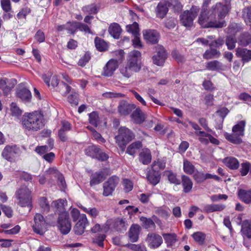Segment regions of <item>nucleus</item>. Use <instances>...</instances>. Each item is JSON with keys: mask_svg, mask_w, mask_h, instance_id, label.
<instances>
[{"mask_svg": "<svg viewBox=\"0 0 251 251\" xmlns=\"http://www.w3.org/2000/svg\"><path fill=\"white\" fill-rule=\"evenodd\" d=\"M119 181V178L116 176L110 177L107 181L103 184L102 195L105 197L111 195Z\"/></svg>", "mask_w": 251, "mask_h": 251, "instance_id": "obj_8", "label": "nucleus"}, {"mask_svg": "<svg viewBox=\"0 0 251 251\" xmlns=\"http://www.w3.org/2000/svg\"><path fill=\"white\" fill-rule=\"evenodd\" d=\"M68 101L72 106H76L78 103V94L76 92H72L68 96Z\"/></svg>", "mask_w": 251, "mask_h": 251, "instance_id": "obj_58", "label": "nucleus"}, {"mask_svg": "<svg viewBox=\"0 0 251 251\" xmlns=\"http://www.w3.org/2000/svg\"><path fill=\"white\" fill-rule=\"evenodd\" d=\"M205 67L207 70L212 71H217L223 69V64L217 60L208 62Z\"/></svg>", "mask_w": 251, "mask_h": 251, "instance_id": "obj_34", "label": "nucleus"}, {"mask_svg": "<svg viewBox=\"0 0 251 251\" xmlns=\"http://www.w3.org/2000/svg\"><path fill=\"white\" fill-rule=\"evenodd\" d=\"M158 17L163 18L168 11V3L165 1H161L158 4L156 9Z\"/></svg>", "mask_w": 251, "mask_h": 251, "instance_id": "obj_23", "label": "nucleus"}, {"mask_svg": "<svg viewBox=\"0 0 251 251\" xmlns=\"http://www.w3.org/2000/svg\"><path fill=\"white\" fill-rule=\"evenodd\" d=\"M236 42L237 41L235 36L232 35H228L227 36L226 44L228 50H231L234 49Z\"/></svg>", "mask_w": 251, "mask_h": 251, "instance_id": "obj_48", "label": "nucleus"}, {"mask_svg": "<svg viewBox=\"0 0 251 251\" xmlns=\"http://www.w3.org/2000/svg\"><path fill=\"white\" fill-rule=\"evenodd\" d=\"M141 230V226L138 224H133L128 231V237L132 242H136L139 239V235Z\"/></svg>", "mask_w": 251, "mask_h": 251, "instance_id": "obj_18", "label": "nucleus"}, {"mask_svg": "<svg viewBox=\"0 0 251 251\" xmlns=\"http://www.w3.org/2000/svg\"><path fill=\"white\" fill-rule=\"evenodd\" d=\"M81 208L86 213H88L93 218H96L99 214V211L96 208H86L83 206H81Z\"/></svg>", "mask_w": 251, "mask_h": 251, "instance_id": "obj_62", "label": "nucleus"}, {"mask_svg": "<svg viewBox=\"0 0 251 251\" xmlns=\"http://www.w3.org/2000/svg\"><path fill=\"white\" fill-rule=\"evenodd\" d=\"M141 222L143 224V226L146 229L150 228H155V225L153 221L151 218H147L144 217H141L140 218Z\"/></svg>", "mask_w": 251, "mask_h": 251, "instance_id": "obj_42", "label": "nucleus"}, {"mask_svg": "<svg viewBox=\"0 0 251 251\" xmlns=\"http://www.w3.org/2000/svg\"><path fill=\"white\" fill-rule=\"evenodd\" d=\"M223 162L227 167L232 170L237 169L239 166L238 160L233 157H226Z\"/></svg>", "mask_w": 251, "mask_h": 251, "instance_id": "obj_31", "label": "nucleus"}, {"mask_svg": "<svg viewBox=\"0 0 251 251\" xmlns=\"http://www.w3.org/2000/svg\"><path fill=\"white\" fill-rule=\"evenodd\" d=\"M16 83V80L14 79L10 80L7 78L1 79H0V89L2 90L4 95H7Z\"/></svg>", "mask_w": 251, "mask_h": 251, "instance_id": "obj_17", "label": "nucleus"}, {"mask_svg": "<svg viewBox=\"0 0 251 251\" xmlns=\"http://www.w3.org/2000/svg\"><path fill=\"white\" fill-rule=\"evenodd\" d=\"M183 171L187 174L192 175L195 172V167L190 161L184 159L183 161Z\"/></svg>", "mask_w": 251, "mask_h": 251, "instance_id": "obj_40", "label": "nucleus"}, {"mask_svg": "<svg viewBox=\"0 0 251 251\" xmlns=\"http://www.w3.org/2000/svg\"><path fill=\"white\" fill-rule=\"evenodd\" d=\"M165 167V164L164 163L160 161H154L151 165V169L153 171H158L159 172L160 170H163Z\"/></svg>", "mask_w": 251, "mask_h": 251, "instance_id": "obj_60", "label": "nucleus"}, {"mask_svg": "<svg viewBox=\"0 0 251 251\" xmlns=\"http://www.w3.org/2000/svg\"><path fill=\"white\" fill-rule=\"evenodd\" d=\"M141 61V52L138 50H133L128 53L126 64L133 70L134 73H138L142 68Z\"/></svg>", "mask_w": 251, "mask_h": 251, "instance_id": "obj_4", "label": "nucleus"}, {"mask_svg": "<svg viewBox=\"0 0 251 251\" xmlns=\"http://www.w3.org/2000/svg\"><path fill=\"white\" fill-rule=\"evenodd\" d=\"M21 123L23 128L27 131H38L44 126L42 116L37 112L25 113Z\"/></svg>", "mask_w": 251, "mask_h": 251, "instance_id": "obj_2", "label": "nucleus"}, {"mask_svg": "<svg viewBox=\"0 0 251 251\" xmlns=\"http://www.w3.org/2000/svg\"><path fill=\"white\" fill-rule=\"evenodd\" d=\"M242 16L246 24L248 25L251 22V7H247L243 9Z\"/></svg>", "mask_w": 251, "mask_h": 251, "instance_id": "obj_52", "label": "nucleus"}, {"mask_svg": "<svg viewBox=\"0 0 251 251\" xmlns=\"http://www.w3.org/2000/svg\"><path fill=\"white\" fill-rule=\"evenodd\" d=\"M19 149L16 146L7 145L5 147L2 152V156L8 161H11L15 155L18 153Z\"/></svg>", "mask_w": 251, "mask_h": 251, "instance_id": "obj_13", "label": "nucleus"}, {"mask_svg": "<svg viewBox=\"0 0 251 251\" xmlns=\"http://www.w3.org/2000/svg\"><path fill=\"white\" fill-rule=\"evenodd\" d=\"M226 207V205L223 204H206L203 206L202 211L206 213L222 211L224 210Z\"/></svg>", "mask_w": 251, "mask_h": 251, "instance_id": "obj_22", "label": "nucleus"}, {"mask_svg": "<svg viewBox=\"0 0 251 251\" xmlns=\"http://www.w3.org/2000/svg\"><path fill=\"white\" fill-rule=\"evenodd\" d=\"M95 46L100 51H105L107 50V43L102 39L96 37L95 40Z\"/></svg>", "mask_w": 251, "mask_h": 251, "instance_id": "obj_39", "label": "nucleus"}, {"mask_svg": "<svg viewBox=\"0 0 251 251\" xmlns=\"http://www.w3.org/2000/svg\"><path fill=\"white\" fill-rule=\"evenodd\" d=\"M147 178L151 184L155 185L160 181V175L158 171H153L151 169L148 174Z\"/></svg>", "mask_w": 251, "mask_h": 251, "instance_id": "obj_27", "label": "nucleus"}, {"mask_svg": "<svg viewBox=\"0 0 251 251\" xmlns=\"http://www.w3.org/2000/svg\"><path fill=\"white\" fill-rule=\"evenodd\" d=\"M71 87L65 83L61 82L58 87L57 90L63 96H66L69 92L71 91Z\"/></svg>", "mask_w": 251, "mask_h": 251, "instance_id": "obj_47", "label": "nucleus"}, {"mask_svg": "<svg viewBox=\"0 0 251 251\" xmlns=\"http://www.w3.org/2000/svg\"><path fill=\"white\" fill-rule=\"evenodd\" d=\"M220 52L216 49L210 48L209 50H206L203 54V57L206 59H211L216 55H219Z\"/></svg>", "mask_w": 251, "mask_h": 251, "instance_id": "obj_45", "label": "nucleus"}, {"mask_svg": "<svg viewBox=\"0 0 251 251\" xmlns=\"http://www.w3.org/2000/svg\"><path fill=\"white\" fill-rule=\"evenodd\" d=\"M146 241L148 247L151 249L158 248L163 243L162 237L155 233H149L148 234Z\"/></svg>", "mask_w": 251, "mask_h": 251, "instance_id": "obj_10", "label": "nucleus"}, {"mask_svg": "<svg viewBox=\"0 0 251 251\" xmlns=\"http://www.w3.org/2000/svg\"><path fill=\"white\" fill-rule=\"evenodd\" d=\"M65 201L63 200H58L56 201H54L52 202V205L54 206L56 209L60 212V214H61L62 212H66L64 210V203Z\"/></svg>", "mask_w": 251, "mask_h": 251, "instance_id": "obj_53", "label": "nucleus"}, {"mask_svg": "<svg viewBox=\"0 0 251 251\" xmlns=\"http://www.w3.org/2000/svg\"><path fill=\"white\" fill-rule=\"evenodd\" d=\"M245 126V121H241L233 126L232 129V132L236 135L243 136L244 135Z\"/></svg>", "mask_w": 251, "mask_h": 251, "instance_id": "obj_30", "label": "nucleus"}, {"mask_svg": "<svg viewBox=\"0 0 251 251\" xmlns=\"http://www.w3.org/2000/svg\"><path fill=\"white\" fill-rule=\"evenodd\" d=\"M89 117L90 123L95 126H97L99 122V118L98 113L96 112H93L89 114Z\"/></svg>", "mask_w": 251, "mask_h": 251, "instance_id": "obj_57", "label": "nucleus"}, {"mask_svg": "<svg viewBox=\"0 0 251 251\" xmlns=\"http://www.w3.org/2000/svg\"><path fill=\"white\" fill-rule=\"evenodd\" d=\"M88 224V221L86 215H81L80 219H79L78 222L76 224L75 226L74 227V230L75 233L77 235L82 234L84 232V229L85 228Z\"/></svg>", "mask_w": 251, "mask_h": 251, "instance_id": "obj_16", "label": "nucleus"}, {"mask_svg": "<svg viewBox=\"0 0 251 251\" xmlns=\"http://www.w3.org/2000/svg\"><path fill=\"white\" fill-rule=\"evenodd\" d=\"M182 184L184 193H187L191 191L193 184L188 176L185 175L182 176Z\"/></svg>", "mask_w": 251, "mask_h": 251, "instance_id": "obj_32", "label": "nucleus"}, {"mask_svg": "<svg viewBox=\"0 0 251 251\" xmlns=\"http://www.w3.org/2000/svg\"><path fill=\"white\" fill-rule=\"evenodd\" d=\"M57 226L63 234H67L70 232L71 229V225L69 220V215L67 212L59 214Z\"/></svg>", "mask_w": 251, "mask_h": 251, "instance_id": "obj_7", "label": "nucleus"}, {"mask_svg": "<svg viewBox=\"0 0 251 251\" xmlns=\"http://www.w3.org/2000/svg\"><path fill=\"white\" fill-rule=\"evenodd\" d=\"M192 237L195 242L200 245L203 244L205 239V235L201 232H196L193 234Z\"/></svg>", "mask_w": 251, "mask_h": 251, "instance_id": "obj_44", "label": "nucleus"}, {"mask_svg": "<svg viewBox=\"0 0 251 251\" xmlns=\"http://www.w3.org/2000/svg\"><path fill=\"white\" fill-rule=\"evenodd\" d=\"M236 55L238 57L241 58L244 63L249 62L251 60V50L238 48L236 50Z\"/></svg>", "mask_w": 251, "mask_h": 251, "instance_id": "obj_19", "label": "nucleus"}, {"mask_svg": "<svg viewBox=\"0 0 251 251\" xmlns=\"http://www.w3.org/2000/svg\"><path fill=\"white\" fill-rule=\"evenodd\" d=\"M144 39L151 44L157 43L159 40V33L155 30L147 29L143 31Z\"/></svg>", "mask_w": 251, "mask_h": 251, "instance_id": "obj_14", "label": "nucleus"}, {"mask_svg": "<svg viewBox=\"0 0 251 251\" xmlns=\"http://www.w3.org/2000/svg\"><path fill=\"white\" fill-rule=\"evenodd\" d=\"M99 7L96 4L93 3L86 5L82 7V10L89 14H96L99 11Z\"/></svg>", "mask_w": 251, "mask_h": 251, "instance_id": "obj_38", "label": "nucleus"}, {"mask_svg": "<svg viewBox=\"0 0 251 251\" xmlns=\"http://www.w3.org/2000/svg\"><path fill=\"white\" fill-rule=\"evenodd\" d=\"M105 178V176L102 171L96 172L93 174L91 177L90 185H95L100 183Z\"/></svg>", "mask_w": 251, "mask_h": 251, "instance_id": "obj_29", "label": "nucleus"}, {"mask_svg": "<svg viewBox=\"0 0 251 251\" xmlns=\"http://www.w3.org/2000/svg\"><path fill=\"white\" fill-rule=\"evenodd\" d=\"M126 29L128 32L131 33L133 36L139 34L138 24L136 22L133 23L132 25H126Z\"/></svg>", "mask_w": 251, "mask_h": 251, "instance_id": "obj_55", "label": "nucleus"}, {"mask_svg": "<svg viewBox=\"0 0 251 251\" xmlns=\"http://www.w3.org/2000/svg\"><path fill=\"white\" fill-rule=\"evenodd\" d=\"M238 196L240 199L247 204L251 203V189L239 190L238 191Z\"/></svg>", "mask_w": 251, "mask_h": 251, "instance_id": "obj_28", "label": "nucleus"}, {"mask_svg": "<svg viewBox=\"0 0 251 251\" xmlns=\"http://www.w3.org/2000/svg\"><path fill=\"white\" fill-rule=\"evenodd\" d=\"M134 138V134L130 130L126 127H121L115 138L118 146L124 151L126 145Z\"/></svg>", "mask_w": 251, "mask_h": 251, "instance_id": "obj_3", "label": "nucleus"}, {"mask_svg": "<svg viewBox=\"0 0 251 251\" xmlns=\"http://www.w3.org/2000/svg\"><path fill=\"white\" fill-rule=\"evenodd\" d=\"M17 96L25 102H29L32 98L30 91L26 88H23L18 90Z\"/></svg>", "mask_w": 251, "mask_h": 251, "instance_id": "obj_21", "label": "nucleus"}, {"mask_svg": "<svg viewBox=\"0 0 251 251\" xmlns=\"http://www.w3.org/2000/svg\"><path fill=\"white\" fill-rule=\"evenodd\" d=\"M31 191L26 186H22L16 192V197L19 204L22 207L29 206L31 201Z\"/></svg>", "mask_w": 251, "mask_h": 251, "instance_id": "obj_6", "label": "nucleus"}, {"mask_svg": "<svg viewBox=\"0 0 251 251\" xmlns=\"http://www.w3.org/2000/svg\"><path fill=\"white\" fill-rule=\"evenodd\" d=\"M10 110L13 116H19L22 113V111L17 105V104L12 102L10 105Z\"/></svg>", "mask_w": 251, "mask_h": 251, "instance_id": "obj_63", "label": "nucleus"}, {"mask_svg": "<svg viewBox=\"0 0 251 251\" xmlns=\"http://www.w3.org/2000/svg\"><path fill=\"white\" fill-rule=\"evenodd\" d=\"M199 12V8L197 6H193L190 11H185L180 15V21L182 24L188 27L192 25L194 19L196 17Z\"/></svg>", "mask_w": 251, "mask_h": 251, "instance_id": "obj_5", "label": "nucleus"}, {"mask_svg": "<svg viewBox=\"0 0 251 251\" xmlns=\"http://www.w3.org/2000/svg\"><path fill=\"white\" fill-rule=\"evenodd\" d=\"M224 136L229 142L234 144H240L242 142V139L241 138V136L236 135L233 132L232 134L226 132L224 134Z\"/></svg>", "mask_w": 251, "mask_h": 251, "instance_id": "obj_35", "label": "nucleus"}, {"mask_svg": "<svg viewBox=\"0 0 251 251\" xmlns=\"http://www.w3.org/2000/svg\"><path fill=\"white\" fill-rule=\"evenodd\" d=\"M250 163L245 162L241 164L240 173L242 176H246L250 171Z\"/></svg>", "mask_w": 251, "mask_h": 251, "instance_id": "obj_64", "label": "nucleus"}, {"mask_svg": "<svg viewBox=\"0 0 251 251\" xmlns=\"http://www.w3.org/2000/svg\"><path fill=\"white\" fill-rule=\"evenodd\" d=\"M100 148L96 146H91L85 149V152L87 155L96 158L98 156Z\"/></svg>", "mask_w": 251, "mask_h": 251, "instance_id": "obj_41", "label": "nucleus"}, {"mask_svg": "<svg viewBox=\"0 0 251 251\" xmlns=\"http://www.w3.org/2000/svg\"><path fill=\"white\" fill-rule=\"evenodd\" d=\"M207 173L196 171L194 173L193 178L197 183H202L207 179Z\"/></svg>", "mask_w": 251, "mask_h": 251, "instance_id": "obj_46", "label": "nucleus"}, {"mask_svg": "<svg viewBox=\"0 0 251 251\" xmlns=\"http://www.w3.org/2000/svg\"><path fill=\"white\" fill-rule=\"evenodd\" d=\"M133 122L137 124H140L145 121L146 118L145 113L140 109H136L131 115Z\"/></svg>", "mask_w": 251, "mask_h": 251, "instance_id": "obj_24", "label": "nucleus"}, {"mask_svg": "<svg viewBox=\"0 0 251 251\" xmlns=\"http://www.w3.org/2000/svg\"><path fill=\"white\" fill-rule=\"evenodd\" d=\"M118 67V62L114 59H110L103 68L102 75L109 77L112 76Z\"/></svg>", "mask_w": 251, "mask_h": 251, "instance_id": "obj_12", "label": "nucleus"}, {"mask_svg": "<svg viewBox=\"0 0 251 251\" xmlns=\"http://www.w3.org/2000/svg\"><path fill=\"white\" fill-rule=\"evenodd\" d=\"M135 108L134 104H130L126 100H121L120 101L118 111L122 116L128 115L131 111Z\"/></svg>", "mask_w": 251, "mask_h": 251, "instance_id": "obj_15", "label": "nucleus"}, {"mask_svg": "<svg viewBox=\"0 0 251 251\" xmlns=\"http://www.w3.org/2000/svg\"><path fill=\"white\" fill-rule=\"evenodd\" d=\"M115 225L117 229L121 232L126 231L128 226L123 219H117L115 221Z\"/></svg>", "mask_w": 251, "mask_h": 251, "instance_id": "obj_49", "label": "nucleus"}, {"mask_svg": "<svg viewBox=\"0 0 251 251\" xmlns=\"http://www.w3.org/2000/svg\"><path fill=\"white\" fill-rule=\"evenodd\" d=\"M45 175L49 177V179L52 178L53 177L57 178L61 174L56 168L51 167L49 168L45 172Z\"/></svg>", "mask_w": 251, "mask_h": 251, "instance_id": "obj_43", "label": "nucleus"}, {"mask_svg": "<svg viewBox=\"0 0 251 251\" xmlns=\"http://www.w3.org/2000/svg\"><path fill=\"white\" fill-rule=\"evenodd\" d=\"M76 22H68L65 25L66 30L68 31L69 33L74 34L77 30Z\"/></svg>", "mask_w": 251, "mask_h": 251, "instance_id": "obj_59", "label": "nucleus"}, {"mask_svg": "<svg viewBox=\"0 0 251 251\" xmlns=\"http://www.w3.org/2000/svg\"><path fill=\"white\" fill-rule=\"evenodd\" d=\"M224 0L226 5L218 2L213 5L208 11L204 9L201 10L199 18V23L202 27L221 28L226 26L225 22L222 20L228 13V5L230 0Z\"/></svg>", "mask_w": 251, "mask_h": 251, "instance_id": "obj_1", "label": "nucleus"}, {"mask_svg": "<svg viewBox=\"0 0 251 251\" xmlns=\"http://www.w3.org/2000/svg\"><path fill=\"white\" fill-rule=\"evenodd\" d=\"M39 204L42 210L45 212H49L50 204L45 197H41L39 200Z\"/></svg>", "mask_w": 251, "mask_h": 251, "instance_id": "obj_54", "label": "nucleus"}, {"mask_svg": "<svg viewBox=\"0 0 251 251\" xmlns=\"http://www.w3.org/2000/svg\"><path fill=\"white\" fill-rule=\"evenodd\" d=\"M240 30V27L235 23H232L230 24L227 29V32L229 34L228 35H232L235 36L236 33L239 32Z\"/></svg>", "mask_w": 251, "mask_h": 251, "instance_id": "obj_56", "label": "nucleus"}, {"mask_svg": "<svg viewBox=\"0 0 251 251\" xmlns=\"http://www.w3.org/2000/svg\"><path fill=\"white\" fill-rule=\"evenodd\" d=\"M195 134L199 136V140L201 143L207 144L208 143V140L206 138H208L210 134L202 131H196Z\"/></svg>", "mask_w": 251, "mask_h": 251, "instance_id": "obj_51", "label": "nucleus"}, {"mask_svg": "<svg viewBox=\"0 0 251 251\" xmlns=\"http://www.w3.org/2000/svg\"><path fill=\"white\" fill-rule=\"evenodd\" d=\"M142 147V144L140 141L133 142L127 148L126 152L130 155L134 156Z\"/></svg>", "mask_w": 251, "mask_h": 251, "instance_id": "obj_33", "label": "nucleus"}, {"mask_svg": "<svg viewBox=\"0 0 251 251\" xmlns=\"http://www.w3.org/2000/svg\"><path fill=\"white\" fill-rule=\"evenodd\" d=\"M120 72L121 75L126 78H130L134 72L126 64L124 65L120 69Z\"/></svg>", "mask_w": 251, "mask_h": 251, "instance_id": "obj_37", "label": "nucleus"}, {"mask_svg": "<svg viewBox=\"0 0 251 251\" xmlns=\"http://www.w3.org/2000/svg\"><path fill=\"white\" fill-rule=\"evenodd\" d=\"M0 4L2 10L5 12H9L11 11L12 7L10 0H1Z\"/></svg>", "mask_w": 251, "mask_h": 251, "instance_id": "obj_61", "label": "nucleus"}, {"mask_svg": "<svg viewBox=\"0 0 251 251\" xmlns=\"http://www.w3.org/2000/svg\"><path fill=\"white\" fill-rule=\"evenodd\" d=\"M155 50L156 54L152 58L153 62L157 66H162L167 58L166 50L161 45L156 46Z\"/></svg>", "mask_w": 251, "mask_h": 251, "instance_id": "obj_9", "label": "nucleus"}, {"mask_svg": "<svg viewBox=\"0 0 251 251\" xmlns=\"http://www.w3.org/2000/svg\"><path fill=\"white\" fill-rule=\"evenodd\" d=\"M30 12V9L28 7H25L20 10L16 15L18 20L23 21L26 19V16Z\"/></svg>", "mask_w": 251, "mask_h": 251, "instance_id": "obj_50", "label": "nucleus"}, {"mask_svg": "<svg viewBox=\"0 0 251 251\" xmlns=\"http://www.w3.org/2000/svg\"><path fill=\"white\" fill-rule=\"evenodd\" d=\"M139 160L144 165L149 164L151 160V152L148 148H144L139 154Z\"/></svg>", "mask_w": 251, "mask_h": 251, "instance_id": "obj_20", "label": "nucleus"}, {"mask_svg": "<svg viewBox=\"0 0 251 251\" xmlns=\"http://www.w3.org/2000/svg\"><path fill=\"white\" fill-rule=\"evenodd\" d=\"M34 231L39 234H43L44 232L46 223L43 216L40 214H36L34 217V225H33Z\"/></svg>", "mask_w": 251, "mask_h": 251, "instance_id": "obj_11", "label": "nucleus"}, {"mask_svg": "<svg viewBox=\"0 0 251 251\" xmlns=\"http://www.w3.org/2000/svg\"><path fill=\"white\" fill-rule=\"evenodd\" d=\"M109 34L115 39H118L122 32L120 25L116 23L110 24L108 29Z\"/></svg>", "mask_w": 251, "mask_h": 251, "instance_id": "obj_25", "label": "nucleus"}, {"mask_svg": "<svg viewBox=\"0 0 251 251\" xmlns=\"http://www.w3.org/2000/svg\"><path fill=\"white\" fill-rule=\"evenodd\" d=\"M241 231L243 235L248 238H251V221H245L242 225Z\"/></svg>", "mask_w": 251, "mask_h": 251, "instance_id": "obj_36", "label": "nucleus"}, {"mask_svg": "<svg viewBox=\"0 0 251 251\" xmlns=\"http://www.w3.org/2000/svg\"><path fill=\"white\" fill-rule=\"evenodd\" d=\"M162 236L164 239L167 247L170 248L175 245L177 241V236L175 233H163Z\"/></svg>", "mask_w": 251, "mask_h": 251, "instance_id": "obj_26", "label": "nucleus"}]
</instances>
